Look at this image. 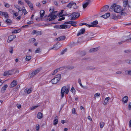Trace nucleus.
<instances>
[{"mask_svg": "<svg viewBox=\"0 0 131 131\" xmlns=\"http://www.w3.org/2000/svg\"><path fill=\"white\" fill-rule=\"evenodd\" d=\"M26 2L28 6H29L31 9L32 8L33 6L31 2L27 0H24Z\"/></svg>", "mask_w": 131, "mask_h": 131, "instance_id": "obj_13", "label": "nucleus"}, {"mask_svg": "<svg viewBox=\"0 0 131 131\" xmlns=\"http://www.w3.org/2000/svg\"><path fill=\"white\" fill-rule=\"evenodd\" d=\"M122 73V72L121 71H118L116 72V73L117 74H120Z\"/></svg>", "mask_w": 131, "mask_h": 131, "instance_id": "obj_59", "label": "nucleus"}, {"mask_svg": "<svg viewBox=\"0 0 131 131\" xmlns=\"http://www.w3.org/2000/svg\"><path fill=\"white\" fill-rule=\"evenodd\" d=\"M17 84V82L14 80L13 82H12L10 84L11 87L13 88Z\"/></svg>", "mask_w": 131, "mask_h": 131, "instance_id": "obj_16", "label": "nucleus"}, {"mask_svg": "<svg viewBox=\"0 0 131 131\" xmlns=\"http://www.w3.org/2000/svg\"><path fill=\"white\" fill-rule=\"evenodd\" d=\"M75 4V3L74 2H70L67 6V7L69 8H71V6L74 4Z\"/></svg>", "mask_w": 131, "mask_h": 131, "instance_id": "obj_21", "label": "nucleus"}, {"mask_svg": "<svg viewBox=\"0 0 131 131\" xmlns=\"http://www.w3.org/2000/svg\"><path fill=\"white\" fill-rule=\"evenodd\" d=\"M72 113L74 114H77L75 112V109L74 108H73L72 110Z\"/></svg>", "mask_w": 131, "mask_h": 131, "instance_id": "obj_42", "label": "nucleus"}, {"mask_svg": "<svg viewBox=\"0 0 131 131\" xmlns=\"http://www.w3.org/2000/svg\"><path fill=\"white\" fill-rule=\"evenodd\" d=\"M125 62L127 63L131 64V60L128 59L126 60H125Z\"/></svg>", "mask_w": 131, "mask_h": 131, "instance_id": "obj_46", "label": "nucleus"}, {"mask_svg": "<svg viewBox=\"0 0 131 131\" xmlns=\"http://www.w3.org/2000/svg\"><path fill=\"white\" fill-rule=\"evenodd\" d=\"M18 3L19 4H20L21 5H23L24 4V3L23 2H21V1H19L18 2Z\"/></svg>", "mask_w": 131, "mask_h": 131, "instance_id": "obj_57", "label": "nucleus"}, {"mask_svg": "<svg viewBox=\"0 0 131 131\" xmlns=\"http://www.w3.org/2000/svg\"><path fill=\"white\" fill-rule=\"evenodd\" d=\"M14 70H10L8 71H5L4 73V76H6L7 75H12L14 73Z\"/></svg>", "mask_w": 131, "mask_h": 131, "instance_id": "obj_5", "label": "nucleus"}, {"mask_svg": "<svg viewBox=\"0 0 131 131\" xmlns=\"http://www.w3.org/2000/svg\"><path fill=\"white\" fill-rule=\"evenodd\" d=\"M14 14V15L15 16L17 17L18 15V14L17 13H16L15 12Z\"/></svg>", "mask_w": 131, "mask_h": 131, "instance_id": "obj_63", "label": "nucleus"}, {"mask_svg": "<svg viewBox=\"0 0 131 131\" xmlns=\"http://www.w3.org/2000/svg\"><path fill=\"white\" fill-rule=\"evenodd\" d=\"M128 4V1L127 0L126 1L124 2V7H126Z\"/></svg>", "mask_w": 131, "mask_h": 131, "instance_id": "obj_45", "label": "nucleus"}, {"mask_svg": "<svg viewBox=\"0 0 131 131\" xmlns=\"http://www.w3.org/2000/svg\"><path fill=\"white\" fill-rule=\"evenodd\" d=\"M33 23V22L32 21H30L28 22L27 24H31Z\"/></svg>", "mask_w": 131, "mask_h": 131, "instance_id": "obj_56", "label": "nucleus"}, {"mask_svg": "<svg viewBox=\"0 0 131 131\" xmlns=\"http://www.w3.org/2000/svg\"><path fill=\"white\" fill-rule=\"evenodd\" d=\"M73 5H74V7H73V8L74 9H77V8L78 7L76 6V4L75 3V4H74Z\"/></svg>", "mask_w": 131, "mask_h": 131, "instance_id": "obj_58", "label": "nucleus"}, {"mask_svg": "<svg viewBox=\"0 0 131 131\" xmlns=\"http://www.w3.org/2000/svg\"><path fill=\"white\" fill-rule=\"evenodd\" d=\"M113 8L114 11L117 13L121 12L122 10L121 7L119 6L116 5L115 4L112 5L110 10L112 9Z\"/></svg>", "mask_w": 131, "mask_h": 131, "instance_id": "obj_1", "label": "nucleus"}, {"mask_svg": "<svg viewBox=\"0 0 131 131\" xmlns=\"http://www.w3.org/2000/svg\"><path fill=\"white\" fill-rule=\"evenodd\" d=\"M71 91L73 93H75V90L74 88L73 87H72L71 90Z\"/></svg>", "mask_w": 131, "mask_h": 131, "instance_id": "obj_44", "label": "nucleus"}, {"mask_svg": "<svg viewBox=\"0 0 131 131\" xmlns=\"http://www.w3.org/2000/svg\"><path fill=\"white\" fill-rule=\"evenodd\" d=\"M9 5L7 3L6 4L5 6L6 7L8 8L9 7Z\"/></svg>", "mask_w": 131, "mask_h": 131, "instance_id": "obj_60", "label": "nucleus"}, {"mask_svg": "<svg viewBox=\"0 0 131 131\" xmlns=\"http://www.w3.org/2000/svg\"><path fill=\"white\" fill-rule=\"evenodd\" d=\"M69 89L70 87L68 86V87L67 88H66V89L65 91L66 94H68V93L69 91Z\"/></svg>", "mask_w": 131, "mask_h": 131, "instance_id": "obj_40", "label": "nucleus"}, {"mask_svg": "<svg viewBox=\"0 0 131 131\" xmlns=\"http://www.w3.org/2000/svg\"><path fill=\"white\" fill-rule=\"evenodd\" d=\"M31 57L30 56H26V61H29L31 59Z\"/></svg>", "mask_w": 131, "mask_h": 131, "instance_id": "obj_36", "label": "nucleus"}, {"mask_svg": "<svg viewBox=\"0 0 131 131\" xmlns=\"http://www.w3.org/2000/svg\"><path fill=\"white\" fill-rule=\"evenodd\" d=\"M40 70V69H37L33 71L31 74V76L33 77L38 73Z\"/></svg>", "mask_w": 131, "mask_h": 131, "instance_id": "obj_12", "label": "nucleus"}, {"mask_svg": "<svg viewBox=\"0 0 131 131\" xmlns=\"http://www.w3.org/2000/svg\"><path fill=\"white\" fill-rule=\"evenodd\" d=\"M53 13H50L48 16V17H50L49 18V21H51L55 19L57 17V15H55L56 14H53Z\"/></svg>", "mask_w": 131, "mask_h": 131, "instance_id": "obj_6", "label": "nucleus"}, {"mask_svg": "<svg viewBox=\"0 0 131 131\" xmlns=\"http://www.w3.org/2000/svg\"><path fill=\"white\" fill-rule=\"evenodd\" d=\"M88 119L90 120V121H91L92 120V119L91 118V117L90 116H88Z\"/></svg>", "mask_w": 131, "mask_h": 131, "instance_id": "obj_62", "label": "nucleus"}, {"mask_svg": "<svg viewBox=\"0 0 131 131\" xmlns=\"http://www.w3.org/2000/svg\"><path fill=\"white\" fill-rule=\"evenodd\" d=\"M0 15H4L5 18H8V14L7 12H2L0 11Z\"/></svg>", "mask_w": 131, "mask_h": 131, "instance_id": "obj_10", "label": "nucleus"}, {"mask_svg": "<svg viewBox=\"0 0 131 131\" xmlns=\"http://www.w3.org/2000/svg\"><path fill=\"white\" fill-rule=\"evenodd\" d=\"M40 48H38L35 51V53H38L39 52H40Z\"/></svg>", "mask_w": 131, "mask_h": 131, "instance_id": "obj_39", "label": "nucleus"}, {"mask_svg": "<svg viewBox=\"0 0 131 131\" xmlns=\"http://www.w3.org/2000/svg\"><path fill=\"white\" fill-rule=\"evenodd\" d=\"M109 8V6L107 5H105L101 9L100 11L101 12H106L108 9Z\"/></svg>", "mask_w": 131, "mask_h": 131, "instance_id": "obj_8", "label": "nucleus"}, {"mask_svg": "<svg viewBox=\"0 0 131 131\" xmlns=\"http://www.w3.org/2000/svg\"><path fill=\"white\" fill-rule=\"evenodd\" d=\"M65 19V17H62L61 18H60L59 19L58 21H61L62 20H63Z\"/></svg>", "mask_w": 131, "mask_h": 131, "instance_id": "obj_55", "label": "nucleus"}, {"mask_svg": "<svg viewBox=\"0 0 131 131\" xmlns=\"http://www.w3.org/2000/svg\"><path fill=\"white\" fill-rule=\"evenodd\" d=\"M80 15V14L78 13L74 12L73 13L72 15H71V20H74L76 18L79 17Z\"/></svg>", "mask_w": 131, "mask_h": 131, "instance_id": "obj_3", "label": "nucleus"}, {"mask_svg": "<svg viewBox=\"0 0 131 131\" xmlns=\"http://www.w3.org/2000/svg\"><path fill=\"white\" fill-rule=\"evenodd\" d=\"M40 128V126L39 124H37L36 127V129L37 131H38Z\"/></svg>", "mask_w": 131, "mask_h": 131, "instance_id": "obj_41", "label": "nucleus"}, {"mask_svg": "<svg viewBox=\"0 0 131 131\" xmlns=\"http://www.w3.org/2000/svg\"><path fill=\"white\" fill-rule=\"evenodd\" d=\"M66 88V86L63 87L61 90V95L62 98L63 97L64 94V92H65Z\"/></svg>", "mask_w": 131, "mask_h": 131, "instance_id": "obj_11", "label": "nucleus"}, {"mask_svg": "<svg viewBox=\"0 0 131 131\" xmlns=\"http://www.w3.org/2000/svg\"><path fill=\"white\" fill-rule=\"evenodd\" d=\"M125 42V41L124 40H123L119 42L118 43L119 44H122L124 42Z\"/></svg>", "mask_w": 131, "mask_h": 131, "instance_id": "obj_53", "label": "nucleus"}, {"mask_svg": "<svg viewBox=\"0 0 131 131\" xmlns=\"http://www.w3.org/2000/svg\"><path fill=\"white\" fill-rule=\"evenodd\" d=\"M54 9L53 8L50 7L49 9L50 12L51 13H53V14H56L57 12V11H54Z\"/></svg>", "mask_w": 131, "mask_h": 131, "instance_id": "obj_25", "label": "nucleus"}, {"mask_svg": "<svg viewBox=\"0 0 131 131\" xmlns=\"http://www.w3.org/2000/svg\"><path fill=\"white\" fill-rule=\"evenodd\" d=\"M19 30H15L13 31L12 32V34H13V33H18L19 32V31H19Z\"/></svg>", "mask_w": 131, "mask_h": 131, "instance_id": "obj_51", "label": "nucleus"}, {"mask_svg": "<svg viewBox=\"0 0 131 131\" xmlns=\"http://www.w3.org/2000/svg\"><path fill=\"white\" fill-rule=\"evenodd\" d=\"M94 69V67L91 66H88L86 67V69L88 70H92Z\"/></svg>", "mask_w": 131, "mask_h": 131, "instance_id": "obj_32", "label": "nucleus"}, {"mask_svg": "<svg viewBox=\"0 0 131 131\" xmlns=\"http://www.w3.org/2000/svg\"><path fill=\"white\" fill-rule=\"evenodd\" d=\"M15 7L19 10V11H21V10H20L19 8L20 7L19 6L17 5H15Z\"/></svg>", "mask_w": 131, "mask_h": 131, "instance_id": "obj_47", "label": "nucleus"}, {"mask_svg": "<svg viewBox=\"0 0 131 131\" xmlns=\"http://www.w3.org/2000/svg\"><path fill=\"white\" fill-rule=\"evenodd\" d=\"M123 39L125 42H131V34L123 37Z\"/></svg>", "mask_w": 131, "mask_h": 131, "instance_id": "obj_4", "label": "nucleus"}, {"mask_svg": "<svg viewBox=\"0 0 131 131\" xmlns=\"http://www.w3.org/2000/svg\"><path fill=\"white\" fill-rule=\"evenodd\" d=\"M5 22L6 23H12V20L9 19H7L5 21Z\"/></svg>", "mask_w": 131, "mask_h": 131, "instance_id": "obj_33", "label": "nucleus"}, {"mask_svg": "<svg viewBox=\"0 0 131 131\" xmlns=\"http://www.w3.org/2000/svg\"><path fill=\"white\" fill-rule=\"evenodd\" d=\"M43 114L41 112H38L37 114V118L39 119H41L43 117Z\"/></svg>", "mask_w": 131, "mask_h": 131, "instance_id": "obj_23", "label": "nucleus"}, {"mask_svg": "<svg viewBox=\"0 0 131 131\" xmlns=\"http://www.w3.org/2000/svg\"><path fill=\"white\" fill-rule=\"evenodd\" d=\"M129 127H131V119L130 120L129 122Z\"/></svg>", "mask_w": 131, "mask_h": 131, "instance_id": "obj_61", "label": "nucleus"}, {"mask_svg": "<svg viewBox=\"0 0 131 131\" xmlns=\"http://www.w3.org/2000/svg\"><path fill=\"white\" fill-rule=\"evenodd\" d=\"M64 24H71L72 26H75L74 25H75L77 24V23L73 21H69L68 22H65Z\"/></svg>", "mask_w": 131, "mask_h": 131, "instance_id": "obj_14", "label": "nucleus"}, {"mask_svg": "<svg viewBox=\"0 0 131 131\" xmlns=\"http://www.w3.org/2000/svg\"><path fill=\"white\" fill-rule=\"evenodd\" d=\"M125 53H131V50L130 49H127L124 51Z\"/></svg>", "mask_w": 131, "mask_h": 131, "instance_id": "obj_35", "label": "nucleus"}, {"mask_svg": "<svg viewBox=\"0 0 131 131\" xmlns=\"http://www.w3.org/2000/svg\"><path fill=\"white\" fill-rule=\"evenodd\" d=\"M84 25H85L86 26H88L89 27L94 26L93 25H89L86 23V24H85Z\"/></svg>", "mask_w": 131, "mask_h": 131, "instance_id": "obj_52", "label": "nucleus"}, {"mask_svg": "<svg viewBox=\"0 0 131 131\" xmlns=\"http://www.w3.org/2000/svg\"><path fill=\"white\" fill-rule=\"evenodd\" d=\"M61 78V75L59 74L56 75L54 78L51 80V82L53 84H56L60 80Z\"/></svg>", "mask_w": 131, "mask_h": 131, "instance_id": "obj_2", "label": "nucleus"}, {"mask_svg": "<svg viewBox=\"0 0 131 131\" xmlns=\"http://www.w3.org/2000/svg\"><path fill=\"white\" fill-rule=\"evenodd\" d=\"M41 32L39 31H37L36 30H34L32 31V33L33 34H36L37 35H40Z\"/></svg>", "mask_w": 131, "mask_h": 131, "instance_id": "obj_22", "label": "nucleus"}, {"mask_svg": "<svg viewBox=\"0 0 131 131\" xmlns=\"http://www.w3.org/2000/svg\"><path fill=\"white\" fill-rule=\"evenodd\" d=\"M65 38L66 36H60L58 38H56L55 39V41H59L61 40H63Z\"/></svg>", "mask_w": 131, "mask_h": 131, "instance_id": "obj_9", "label": "nucleus"}, {"mask_svg": "<svg viewBox=\"0 0 131 131\" xmlns=\"http://www.w3.org/2000/svg\"><path fill=\"white\" fill-rule=\"evenodd\" d=\"M98 23V22L97 20H95L93 21V22L91 23V25H93L94 26L92 27H95V25H96Z\"/></svg>", "mask_w": 131, "mask_h": 131, "instance_id": "obj_28", "label": "nucleus"}, {"mask_svg": "<svg viewBox=\"0 0 131 131\" xmlns=\"http://www.w3.org/2000/svg\"><path fill=\"white\" fill-rule=\"evenodd\" d=\"M110 99V98L109 97H108L105 98V99L104 102V105H105L107 104V103L108 102Z\"/></svg>", "mask_w": 131, "mask_h": 131, "instance_id": "obj_24", "label": "nucleus"}, {"mask_svg": "<svg viewBox=\"0 0 131 131\" xmlns=\"http://www.w3.org/2000/svg\"><path fill=\"white\" fill-rule=\"evenodd\" d=\"M89 4V2H86L83 5V7L84 9H85Z\"/></svg>", "mask_w": 131, "mask_h": 131, "instance_id": "obj_29", "label": "nucleus"}, {"mask_svg": "<svg viewBox=\"0 0 131 131\" xmlns=\"http://www.w3.org/2000/svg\"><path fill=\"white\" fill-rule=\"evenodd\" d=\"M21 10H22L23 12L24 13V15H25L26 14H27V12H26V9H21Z\"/></svg>", "mask_w": 131, "mask_h": 131, "instance_id": "obj_50", "label": "nucleus"}, {"mask_svg": "<svg viewBox=\"0 0 131 131\" xmlns=\"http://www.w3.org/2000/svg\"><path fill=\"white\" fill-rule=\"evenodd\" d=\"M16 37V36L14 35H13L9 36L8 38V40L7 41L8 42H10L12 41Z\"/></svg>", "mask_w": 131, "mask_h": 131, "instance_id": "obj_7", "label": "nucleus"}, {"mask_svg": "<svg viewBox=\"0 0 131 131\" xmlns=\"http://www.w3.org/2000/svg\"><path fill=\"white\" fill-rule=\"evenodd\" d=\"M32 91V90L30 89H28L27 91V94H29Z\"/></svg>", "mask_w": 131, "mask_h": 131, "instance_id": "obj_49", "label": "nucleus"}, {"mask_svg": "<svg viewBox=\"0 0 131 131\" xmlns=\"http://www.w3.org/2000/svg\"><path fill=\"white\" fill-rule=\"evenodd\" d=\"M104 125V123L103 122H101L100 123V126L101 128H102Z\"/></svg>", "mask_w": 131, "mask_h": 131, "instance_id": "obj_34", "label": "nucleus"}, {"mask_svg": "<svg viewBox=\"0 0 131 131\" xmlns=\"http://www.w3.org/2000/svg\"><path fill=\"white\" fill-rule=\"evenodd\" d=\"M60 69V68H58V69H57L55 70H54L53 73L52 75H55L57 72L58 70Z\"/></svg>", "mask_w": 131, "mask_h": 131, "instance_id": "obj_37", "label": "nucleus"}, {"mask_svg": "<svg viewBox=\"0 0 131 131\" xmlns=\"http://www.w3.org/2000/svg\"><path fill=\"white\" fill-rule=\"evenodd\" d=\"M100 96V94L99 93H95L94 95V98L95 99V97L98 96Z\"/></svg>", "mask_w": 131, "mask_h": 131, "instance_id": "obj_38", "label": "nucleus"}, {"mask_svg": "<svg viewBox=\"0 0 131 131\" xmlns=\"http://www.w3.org/2000/svg\"><path fill=\"white\" fill-rule=\"evenodd\" d=\"M56 118L54 119L53 121V124L54 125L57 124L58 123V120L57 119L58 116H56L55 117V118Z\"/></svg>", "mask_w": 131, "mask_h": 131, "instance_id": "obj_27", "label": "nucleus"}, {"mask_svg": "<svg viewBox=\"0 0 131 131\" xmlns=\"http://www.w3.org/2000/svg\"><path fill=\"white\" fill-rule=\"evenodd\" d=\"M79 54L81 56H83L86 55V53L84 51H81L80 52Z\"/></svg>", "mask_w": 131, "mask_h": 131, "instance_id": "obj_31", "label": "nucleus"}, {"mask_svg": "<svg viewBox=\"0 0 131 131\" xmlns=\"http://www.w3.org/2000/svg\"><path fill=\"white\" fill-rule=\"evenodd\" d=\"M67 50L66 49L64 50L61 52V54H63Z\"/></svg>", "mask_w": 131, "mask_h": 131, "instance_id": "obj_54", "label": "nucleus"}, {"mask_svg": "<svg viewBox=\"0 0 131 131\" xmlns=\"http://www.w3.org/2000/svg\"><path fill=\"white\" fill-rule=\"evenodd\" d=\"M60 29H66L67 28L68 25H60Z\"/></svg>", "mask_w": 131, "mask_h": 131, "instance_id": "obj_26", "label": "nucleus"}, {"mask_svg": "<svg viewBox=\"0 0 131 131\" xmlns=\"http://www.w3.org/2000/svg\"><path fill=\"white\" fill-rule=\"evenodd\" d=\"M110 16V13H107L105 14V15H102L101 17H103L104 18H107L109 17Z\"/></svg>", "mask_w": 131, "mask_h": 131, "instance_id": "obj_20", "label": "nucleus"}, {"mask_svg": "<svg viewBox=\"0 0 131 131\" xmlns=\"http://www.w3.org/2000/svg\"><path fill=\"white\" fill-rule=\"evenodd\" d=\"M128 97L127 96H126L122 98V101L125 103H126L128 101Z\"/></svg>", "mask_w": 131, "mask_h": 131, "instance_id": "obj_17", "label": "nucleus"}, {"mask_svg": "<svg viewBox=\"0 0 131 131\" xmlns=\"http://www.w3.org/2000/svg\"><path fill=\"white\" fill-rule=\"evenodd\" d=\"M85 29L84 28H82L81 29L79 32L77 34V35L79 36L80 35L83 34L85 32Z\"/></svg>", "mask_w": 131, "mask_h": 131, "instance_id": "obj_15", "label": "nucleus"}, {"mask_svg": "<svg viewBox=\"0 0 131 131\" xmlns=\"http://www.w3.org/2000/svg\"><path fill=\"white\" fill-rule=\"evenodd\" d=\"M8 85L7 84H5L4 86L2 88L1 91L3 93L6 90V88H7Z\"/></svg>", "mask_w": 131, "mask_h": 131, "instance_id": "obj_19", "label": "nucleus"}, {"mask_svg": "<svg viewBox=\"0 0 131 131\" xmlns=\"http://www.w3.org/2000/svg\"><path fill=\"white\" fill-rule=\"evenodd\" d=\"M36 5L37 6L39 7L40 6V4L39 3H37Z\"/></svg>", "mask_w": 131, "mask_h": 131, "instance_id": "obj_64", "label": "nucleus"}, {"mask_svg": "<svg viewBox=\"0 0 131 131\" xmlns=\"http://www.w3.org/2000/svg\"><path fill=\"white\" fill-rule=\"evenodd\" d=\"M13 49L12 47H10L9 49V52L10 53H13Z\"/></svg>", "mask_w": 131, "mask_h": 131, "instance_id": "obj_48", "label": "nucleus"}, {"mask_svg": "<svg viewBox=\"0 0 131 131\" xmlns=\"http://www.w3.org/2000/svg\"><path fill=\"white\" fill-rule=\"evenodd\" d=\"M98 47L91 49L89 51V52L90 53L93 52L97 51L98 50Z\"/></svg>", "mask_w": 131, "mask_h": 131, "instance_id": "obj_18", "label": "nucleus"}, {"mask_svg": "<svg viewBox=\"0 0 131 131\" xmlns=\"http://www.w3.org/2000/svg\"><path fill=\"white\" fill-rule=\"evenodd\" d=\"M9 11L11 14H13V15H14V14L15 13H14L15 12L14 10L11 9H9Z\"/></svg>", "mask_w": 131, "mask_h": 131, "instance_id": "obj_43", "label": "nucleus"}, {"mask_svg": "<svg viewBox=\"0 0 131 131\" xmlns=\"http://www.w3.org/2000/svg\"><path fill=\"white\" fill-rule=\"evenodd\" d=\"M40 17H42L44 16L45 13V12L44 10H42L40 11Z\"/></svg>", "mask_w": 131, "mask_h": 131, "instance_id": "obj_30", "label": "nucleus"}]
</instances>
